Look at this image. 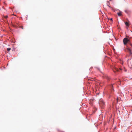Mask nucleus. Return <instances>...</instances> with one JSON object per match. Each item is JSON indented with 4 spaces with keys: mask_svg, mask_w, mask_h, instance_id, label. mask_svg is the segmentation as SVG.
Returning a JSON list of instances; mask_svg holds the SVG:
<instances>
[{
    "mask_svg": "<svg viewBox=\"0 0 132 132\" xmlns=\"http://www.w3.org/2000/svg\"><path fill=\"white\" fill-rule=\"evenodd\" d=\"M129 41V40L127 38H125L123 40V42L124 45H126L127 43Z\"/></svg>",
    "mask_w": 132,
    "mask_h": 132,
    "instance_id": "nucleus-1",
    "label": "nucleus"
},
{
    "mask_svg": "<svg viewBox=\"0 0 132 132\" xmlns=\"http://www.w3.org/2000/svg\"><path fill=\"white\" fill-rule=\"evenodd\" d=\"M99 103L100 104L102 105H104L105 104V102H104L103 100L100 99L99 101Z\"/></svg>",
    "mask_w": 132,
    "mask_h": 132,
    "instance_id": "nucleus-2",
    "label": "nucleus"
},
{
    "mask_svg": "<svg viewBox=\"0 0 132 132\" xmlns=\"http://www.w3.org/2000/svg\"><path fill=\"white\" fill-rule=\"evenodd\" d=\"M127 50L129 52V53L131 55L132 54V52L130 49L129 48H127Z\"/></svg>",
    "mask_w": 132,
    "mask_h": 132,
    "instance_id": "nucleus-3",
    "label": "nucleus"
},
{
    "mask_svg": "<svg viewBox=\"0 0 132 132\" xmlns=\"http://www.w3.org/2000/svg\"><path fill=\"white\" fill-rule=\"evenodd\" d=\"M113 71L114 72H116V71H118L119 70L117 68L115 67H114V69H113Z\"/></svg>",
    "mask_w": 132,
    "mask_h": 132,
    "instance_id": "nucleus-4",
    "label": "nucleus"
},
{
    "mask_svg": "<svg viewBox=\"0 0 132 132\" xmlns=\"http://www.w3.org/2000/svg\"><path fill=\"white\" fill-rule=\"evenodd\" d=\"M130 23V22L129 21H128V22H125V24L127 26H129V24Z\"/></svg>",
    "mask_w": 132,
    "mask_h": 132,
    "instance_id": "nucleus-5",
    "label": "nucleus"
},
{
    "mask_svg": "<svg viewBox=\"0 0 132 132\" xmlns=\"http://www.w3.org/2000/svg\"><path fill=\"white\" fill-rule=\"evenodd\" d=\"M110 87L111 88V90L112 91V90H113V85H111L110 86Z\"/></svg>",
    "mask_w": 132,
    "mask_h": 132,
    "instance_id": "nucleus-6",
    "label": "nucleus"
},
{
    "mask_svg": "<svg viewBox=\"0 0 132 132\" xmlns=\"http://www.w3.org/2000/svg\"><path fill=\"white\" fill-rule=\"evenodd\" d=\"M125 12L126 13H127L128 14H129V11L128 10H125Z\"/></svg>",
    "mask_w": 132,
    "mask_h": 132,
    "instance_id": "nucleus-7",
    "label": "nucleus"
},
{
    "mask_svg": "<svg viewBox=\"0 0 132 132\" xmlns=\"http://www.w3.org/2000/svg\"><path fill=\"white\" fill-rule=\"evenodd\" d=\"M117 14L119 16H120L121 15V12L118 13Z\"/></svg>",
    "mask_w": 132,
    "mask_h": 132,
    "instance_id": "nucleus-8",
    "label": "nucleus"
},
{
    "mask_svg": "<svg viewBox=\"0 0 132 132\" xmlns=\"http://www.w3.org/2000/svg\"><path fill=\"white\" fill-rule=\"evenodd\" d=\"M11 49L10 48H7V51L8 52H9L11 50Z\"/></svg>",
    "mask_w": 132,
    "mask_h": 132,
    "instance_id": "nucleus-9",
    "label": "nucleus"
},
{
    "mask_svg": "<svg viewBox=\"0 0 132 132\" xmlns=\"http://www.w3.org/2000/svg\"><path fill=\"white\" fill-rule=\"evenodd\" d=\"M4 17L6 19H7V18H8V16L7 15H5L4 16Z\"/></svg>",
    "mask_w": 132,
    "mask_h": 132,
    "instance_id": "nucleus-10",
    "label": "nucleus"
},
{
    "mask_svg": "<svg viewBox=\"0 0 132 132\" xmlns=\"http://www.w3.org/2000/svg\"><path fill=\"white\" fill-rule=\"evenodd\" d=\"M108 2H109L108 1V3H107V5L109 7H111L108 4Z\"/></svg>",
    "mask_w": 132,
    "mask_h": 132,
    "instance_id": "nucleus-11",
    "label": "nucleus"
},
{
    "mask_svg": "<svg viewBox=\"0 0 132 132\" xmlns=\"http://www.w3.org/2000/svg\"><path fill=\"white\" fill-rule=\"evenodd\" d=\"M110 20H111V21H112V18H111V19H110Z\"/></svg>",
    "mask_w": 132,
    "mask_h": 132,
    "instance_id": "nucleus-12",
    "label": "nucleus"
},
{
    "mask_svg": "<svg viewBox=\"0 0 132 132\" xmlns=\"http://www.w3.org/2000/svg\"><path fill=\"white\" fill-rule=\"evenodd\" d=\"M21 28L22 29H23V27H22Z\"/></svg>",
    "mask_w": 132,
    "mask_h": 132,
    "instance_id": "nucleus-13",
    "label": "nucleus"
},
{
    "mask_svg": "<svg viewBox=\"0 0 132 132\" xmlns=\"http://www.w3.org/2000/svg\"><path fill=\"white\" fill-rule=\"evenodd\" d=\"M123 64V62H122V64Z\"/></svg>",
    "mask_w": 132,
    "mask_h": 132,
    "instance_id": "nucleus-14",
    "label": "nucleus"
}]
</instances>
